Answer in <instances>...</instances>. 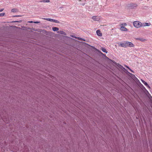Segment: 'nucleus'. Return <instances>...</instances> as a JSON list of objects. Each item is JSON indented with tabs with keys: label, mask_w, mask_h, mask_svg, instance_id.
Instances as JSON below:
<instances>
[{
	"label": "nucleus",
	"mask_w": 152,
	"mask_h": 152,
	"mask_svg": "<svg viewBox=\"0 0 152 152\" xmlns=\"http://www.w3.org/2000/svg\"><path fill=\"white\" fill-rule=\"evenodd\" d=\"M101 49L104 53H107L108 51L106 50V49H105V48H103V47H102L101 48Z\"/></svg>",
	"instance_id": "13"
},
{
	"label": "nucleus",
	"mask_w": 152,
	"mask_h": 152,
	"mask_svg": "<svg viewBox=\"0 0 152 152\" xmlns=\"http://www.w3.org/2000/svg\"><path fill=\"white\" fill-rule=\"evenodd\" d=\"M134 26L137 28H139L142 26V23L139 21H136L133 22Z\"/></svg>",
	"instance_id": "2"
},
{
	"label": "nucleus",
	"mask_w": 152,
	"mask_h": 152,
	"mask_svg": "<svg viewBox=\"0 0 152 152\" xmlns=\"http://www.w3.org/2000/svg\"><path fill=\"white\" fill-rule=\"evenodd\" d=\"M28 29H31L32 30H33L34 31H36V30H35V29L34 28H31V29L30 28H28Z\"/></svg>",
	"instance_id": "26"
},
{
	"label": "nucleus",
	"mask_w": 152,
	"mask_h": 152,
	"mask_svg": "<svg viewBox=\"0 0 152 152\" xmlns=\"http://www.w3.org/2000/svg\"><path fill=\"white\" fill-rule=\"evenodd\" d=\"M92 19L94 20L97 21H99L100 20V18L98 16H93Z\"/></svg>",
	"instance_id": "5"
},
{
	"label": "nucleus",
	"mask_w": 152,
	"mask_h": 152,
	"mask_svg": "<svg viewBox=\"0 0 152 152\" xmlns=\"http://www.w3.org/2000/svg\"><path fill=\"white\" fill-rule=\"evenodd\" d=\"M144 90L148 94V95L149 94V92H148V91L146 89V90Z\"/></svg>",
	"instance_id": "27"
},
{
	"label": "nucleus",
	"mask_w": 152,
	"mask_h": 152,
	"mask_svg": "<svg viewBox=\"0 0 152 152\" xmlns=\"http://www.w3.org/2000/svg\"><path fill=\"white\" fill-rule=\"evenodd\" d=\"M120 30L121 31H127V28L123 26L121 27L120 28Z\"/></svg>",
	"instance_id": "12"
},
{
	"label": "nucleus",
	"mask_w": 152,
	"mask_h": 152,
	"mask_svg": "<svg viewBox=\"0 0 152 152\" xmlns=\"http://www.w3.org/2000/svg\"><path fill=\"white\" fill-rule=\"evenodd\" d=\"M146 86L148 88H150V86H149V85L148 84V85Z\"/></svg>",
	"instance_id": "32"
},
{
	"label": "nucleus",
	"mask_w": 152,
	"mask_h": 152,
	"mask_svg": "<svg viewBox=\"0 0 152 152\" xmlns=\"http://www.w3.org/2000/svg\"><path fill=\"white\" fill-rule=\"evenodd\" d=\"M40 2H50L49 0H44L42 1H40Z\"/></svg>",
	"instance_id": "22"
},
{
	"label": "nucleus",
	"mask_w": 152,
	"mask_h": 152,
	"mask_svg": "<svg viewBox=\"0 0 152 152\" xmlns=\"http://www.w3.org/2000/svg\"><path fill=\"white\" fill-rule=\"evenodd\" d=\"M124 65L126 67L128 68L132 72H133V73L134 72V71L132 70L128 66L126 65Z\"/></svg>",
	"instance_id": "19"
},
{
	"label": "nucleus",
	"mask_w": 152,
	"mask_h": 152,
	"mask_svg": "<svg viewBox=\"0 0 152 152\" xmlns=\"http://www.w3.org/2000/svg\"><path fill=\"white\" fill-rule=\"evenodd\" d=\"M138 84H139V86L141 88H142L143 90H146V88H145V87H144L140 83H140H138Z\"/></svg>",
	"instance_id": "9"
},
{
	"label": "nucleus",
	"mask_w": 152,
	"mask_h": 152,
	"mask_svg": "<svg viewBox=\"0 0 152 152\" xmlns=\"http://www.w3.org/2000/svg\"><path fill=\"white\" fill-rule=\"evenodd\" d=\"M5 13H0V16H3L4 15Z\"/></svg>",
	"instance_id": "24"
},
{
	"label": "nucleus",
	"mask_w": 152,
	"mask_h": 152,
	"mask_svg": "<svg viewBox=\"0 0 152 152\" xmlns=\"http://www.w3.org/2000/svg\"><path fill=\"white\" fill-rule=\"evenodd\" d=\"M137 6V4L134 3H131L129 4V7H131L132 9H134V7H136Z\"/></svg>",
	"instance_id": "6"
},
{
	"label": "nucleus",
	"mask_w": 152,
	"mask_h": 152,
	"mask_svg": "<svg viewBox=\"0 0 152 152\" xmlns=\"http://www.w3.org/2000/svg\"><path fill=\"white\" fill-rule=\"evenodd\" d=\"M77 39L79 40H83V41H85L84 39H82L80 37H77Z\"/></svg>",
	"instance_id": "23"
},
{
	"label": "nucleus",
	"mask_w": 152,
	"mask_h": 152,
	"mask_svg": "<svg viewBox=\"0 0 152 152\" xmlns=\"http://www.w3.org/2000/svg\"><path fill=\"white\" fill-rule=\"evenodd\" d=\"M47 20L51 22H53L55 23H60L59 21L56 20H54L51 18H48L47 19Z\"/></svg>",
	"instance_id": "7"
},
{
	"label": "nucleus",
	"mask_w": 152,
	"mask_h": 152,
	"mask_svg": "<svg viewBox=\"0 0 152 152\" xmlns=\"http://www.w3.org/2000/svg\"><path fill=\"white\" fill-rule=\"evenodd\" d=\"M119 46L124 48H126L125 44V42L124 43H120L119 44Z\"/></svg>",
	"instance_id": "10"
},
{
	"label": "nucleus",
	"mask_w": 152,
	"mask_h": 152,
	"mask_svg": "<svg viewBox=\"0 0 152 152\" xmlns=\"http://www.w3.org/2000/svg\"><path fill=\"white\" fill-rule=\"evenodd\" d=\"M22 21V20H16V21H14L11 22L12 23H15V22H18V23H21Z\"/></svg>",
	"instance_id": "21"
},
{
	"label": "nucleus",
	"mask_w": 152,
	"mask_h": 152,
	"mask_svg": "<svg viewBox=\"0 0 152 152\" xmlns=\"http://www.w3.org/2000/svg\"><path fill=\"white\" fill-rule=\"evenodd\" d=\"M12 17H18V16H17V15H14L12 16Z\"/></svg>",
	"instance_id": "35"
},
{
	"label": "nucleus",
	"mask_w": 152,
	"mask_h": 152,
	"mask_svg": "<svg viewBox=\"0 0 152 152\" xmlns=\"http://www.w3.org/2000/svg\"><path fill=\"white\" fill-rule=\"evenodd\" d=\"M63 8V7H60V8Z\"/></svg>",
	"instance_id": "41"
},
{
	"label": "nucleus",
	"mask_w": 152,
	"mask_h": 152,
	"mask_svg": "<svg viewBox=\"0 0 152 152\" xmlns=\"http://www.w3.org/2000/svg\"><path fill=\"white\" fill-rule=\"evenodd\" d=\"M141 81L142 82V83L145 86L148 85V83L145 82L144 80L142 79L141 80Z\"/></svg>",
	"instance_id": "18"
},
{
	"label": "nucleus",
	"mask_w": 152,
	"mask_h": 152,
	"mask_svg": "<svg viewBox=\"0 0 152 152\" xmlns=\"http://www.w3.org/2000/svg\"><path fill=\"white\" fill-rule=\"evenodd\" d=\"M125 72L126 73H127V74H129V73H130L126 69V70Z\"/></svg>",
	"instance_id": "30"
},
{
	"label": "nucleus",
	"mask_w": 152,
	"mask_h": 152,
	"mask_svg": "<svg viewBox=\"0 0 152 152\" xmlns=\"http://www.w3.org/2000/svg\"><path fill=\"white\" fill-rule=\"evenodd\" d=\"M4 10V9H1L0 10V12H2V11L3 10Z\"/></svg>",
	"instance_id": "33"
},
{
	"label": "nucleus",
	"mask_w": 152,
	"mask_h": 152,
	"mask_svg": "<svg viewBox=\"0 0 152 152\" xmlns=\"http://www.w3.org/2000/svg\"><path fill=\"white\" fill-rule=\"evenodd\" d=\"M101 53L102 55H103L105 56V58H107L108 60H110L111 61H112L113 63L114 64H113V65L115 67H116L118 69H119V68H120L122 69V68L123 67V66L117 63L114 61L108 58L104 54H103L102 53Z\"/></svg>",
	"instance_id": "1"
},
{
	"label": "nucleus",
	"mask_w": 152,
	"mask_h": 152,
	"mask_svg": "<svg viewBox=\"0 0 152 152\" xmlns=\"http://www.w3.org/2000/svg\"><path fill=\"white\" fill-rule=\"evenodd\" d=\"M57 32V33H58V34H64V35L66 34V33L62 31H61V30L58 31Z\"/></svg>",
	"instance_id": "11"
},
{
	"label": "nucleus",
	"mask_w": 152,
	"mask_h": 152,
	"mask_svg": "<svg viewBox=\"0 0 152 152\" xmlns=\"http://www.w3.org/2000/svg\"><path fill=\"white\" fill-rule=\"evenodd\" d=\"M85 4V3H82L81 4L83 5V6H84Z\"/></svg>",
	"instance_id": "34"
},
{
	"label": "nucleus",
	"mask_w": 152,
	"mask_h": 152,
	"mask_svg": "<svg viewBox=\"0 0 152 152\" xmlns=\"http://www.w3.org/2000/svg\"><path fill=\"white\" fill-rule=\"evenodd\" d=\"M147 95L148 96V97L149 98V99L151 100H152V96H151V94H149L148 95L147 94Z\"/></svg>",
	"instance_id": "20"
},
{
	"label": "nucleus",
	"mask_w": 152,
	"mask_h": 152,
	"mask_svg": "<svg viewBox=\"0 0 152 152\" xmlns=\"http://www.w3.org/2000/svg\"><path fill=\"white\" fill-rule=\"evenodd\" d=\"M125 42L126 47H134V45L131 42L127 41H126Z\"/></svg>",
	"instance_id": "3"
},
{
	"label": "nucleus",
	"mask_w": 152,
	"mask_h": 152,
	"mask_svg": "<svg viewBox=\"0 0 152 152\" xmlns=\"http://www.w3.org/2000/svg\"><path fill=\"white\" fill-rule=\"evenodd\" d=\"M48 19V18H44V19L45 20H47V19Z\"/></svg>",
	"instance_id": "36"
},
{
	"label": "nucleus",
	"mask_w": 152,
	"mask_h": 152,
	"mask_svg": "<svg viewBox=\"0 0 152 152\" xmlns=\"http://www.w3.org/2000/svg\"><path fill=\"white\" fill-rule=\"evenodd\" d=\"M121 70H122L123 71L125 72L126 70V69H125V68H124V67H123Z\"/></svg>",
	"instance_id": "29"
},
{
	"label": "nucleus",
	"mask_w": 152,
	"mask_h": 152,
	"mask_svg": "<svg viewBox=\"0 0 152 152\" xmlns=\"http://www.w3.org/2000/svg\"><path fill=\"white\" fill-rule=\"evenodd\" d=\"M72 37H74L73 36H72Z\"/></svg>",
	"instance_id": "44"
},
{
	"label": "nucleus",
	"mask_w": 152,
	"mask_h": 152,
	"mask_svg": "<svg viewBox=\"0 0 152 152\" xmlns=\"http://www.w3.org/2000/svg\"><path fill=\"white\" fill-rule=\"evenodd\" d=\"M52 30L53 31H58L59 30V28L56 27H53L52 28Z\"/></svg>",
	"instance_id": "14"
},
{
	"label": "nucleus",
	"mask_w": 152,
	"mask_h": 152,
	"mask_svg": "<svg viewBox=\"0 0 152 152\" xmlns=\"http://www.w3.org/2000/svg\"><path fill=\"white\" fill-rule=\"evenodd\" d=\"M17 11V9H16L13 8L12 9L11 12H15Z\"/></svg>",
	"instance_id": "17"
},
{
	"label": "nucleus",
	"mask_w": 152,
	"mask_h": 152,
	"mask_svg": "<svg viewBox=\"0 0 152 152\" xmlns=\"http://www.w3.org/2000/svg\"><path fill=\"white\" fill-rule=\"evenodd\" d=\"M83 43H84V44H86V45H88V44H87V43H86L85 42H83Z\"/></svg>",
	"instance_id": "38"
},
{
	"label": "nucleus",
	"mask_w": 152,
	"mask_h": 152,
	"mask_svg": "<svg viewBox=\"0 0 152 152\" xmlns=\"http://www.w3.org/2000/svg\"><path fill=\"white\" fill-rule=\"evenodd\" d=\"M93 48H94V46H92Z\"/></svg>",
	"instance_id": "42"
},
{
	"label": "nucleus",
	"mask_w": 152,
	"mask_h": 152,
	"mask_svg": "<svg viewBox=\"0 0 152 152\" xmlns=\"http://www.w3.org/2000/svg\"><path fill=\"white\" fill-rule=\"evenodd\" d=\"M34 23H40V21H34Z\"/></svg>",
	"instance_id": "28"
},
{
	"label": "nucleus",
	"mask_w": 152,
	"mask_h": 152,
	"mask_svg": "<svg viewBox=\"0 0 152 152\" xmlns=\"http://www.w3.org/2000/svg\"><path fill=\"white\" fill-rule=\"evenodd\" d=\"M79 1H81V0H79Z\"/></svg>",
	"instance_id": "43"
},
{
	"label": "nucleus",
	"mask_w": 152,
	"mask_h": 152,
	"mask_svg": "<svg viewBox=\"0 0 152 152\" xmlns=\"http://www.w3.org/2000/svg\"><path fill=\"white\" fill-rule=\"evenodd\" d=\"M26 151H27V152H29V151L28 149L26 150Z\"/></svg>",
	"instance_id": "37"
},
{
	"label": "nucleus",
	"mask_w": 152,
	"mask_h": 152,
	"mask_svg": "<svg viewBox=\"0 0 152 152\" xmlns=\"http://www.w3.org/2000/svg\"><path fill=\"white\" fill-rule=\"evenodd\" d=\"M132 78L138 84L139 83H140L139 80L135 77V75L132 77Z\"/></svg>",
	"instance_id": "4"
},
{
	"label": "nucleus",
	"mask_w": 152,
	"mask_h": 152,
	"mask_svg": "<svg viewBox=\"0 0 152 152\" xmlns=\"http://www.w3.org/2000/svg\"><path fill=\"white\" fill-rule=\"evenodd\" d=\"M17 16H18V17L21 16L20 15H17Z\"/></svg>",
	"instance_id": "40"
},
{
	"label": "nucleus",
	"mask_w": 152,
	"mask_h": 152,
	"mask_svg": "<svg viewBox=\"0 0 152 152\" xmlns=\"http://www.w3.org/2000/svg\"><path fill=\"white\" fill-rule=\"evenodd\" d=\"M124 24L125 26H126L127 25V24H126V23H124Z\"/></svg>",
	"instance_id": "39"
},
{
	"label": "nucleus",
	"mask_w": 152,
	"mask_h": 152,
	"mask_svg": "<svg viewBox=\"0 0 152 152\" xmlns=\"http://www.w3.org/2000/svg\"><path fill=\"white\" fill-rule=\"evenodd\" d=\"M129 74L130 75V76L131 77V78L134 75H133L130 73H129Z\"/></svg>",
	"instance_id": "25"
},
{
	"label": "nucleus",
	"mask_w": 152,
	"mask_h": 152,
	"mask_svg": "<svg viewBox=\"0 0 152 152\" xmlns=\"http://www.w3.org/2000/svg\"><path fill=\"white\" fill-rule=\"evenodd\" d=\"M34 21H29L28 22V23H34Z\"/></svg>",
	"instance_id": "31"
},
{
	"label": "nucleus",
	"mask_w": 152,
	"mask_h": 152,
	"mask_svg": "<svg viewBox=\"0 0 152 152\" xmlns=\"http://www.w3.org/2000/svg\"><path fill=\"white\" fill-rule=\"evenodd\" d=\"M150 24H151L150 23H144L143 24V25H142V26H149L150 25Z\"/></svg>",
	"instance_id": "15"
},
{
	"label": "nucleus",
	"mask_w": 152,
	"mask_h": 152,
	"mask_svg": "<svg viewBox=\"0 0 152 152\" xmlns=\"http://www.w3.org/2000/svg\"><path fill=\"white\" fill-rule=\"evenodd\" d=\"M97 35L99 36H101L102 35V34L101 33L100 30H97L96 31Z\"/></svg>",
	"instance_id": "8"
},
{
	"label": "nucleus",
	"mask_w": 152,
	"mask_h": 152,
	"mask_svg": "<svg viewBox=\"0 0 152 152\" xmlns=\"http://www.w3.org/2000/svg\"><path fill=\"white\" fill-rule=\"evenodd\" d=\"M151 101V103H152V100Z\"/></svg>",
	"instance_id": "45"
},
{
	"label": "nucleus",
	"mask_w": 152,
	"mask_h": 152,
	"mask_svg": "<svg viewBox=\"0 0 152 152\" xmlns=\"http://www.w3.org/2000/svg\"><path fill=\"white\" fill-rule=\"evenodd\" d=\"M137 40H139L141 41H144V40H145V39H144L142 38L139 37V38H137L136 39Z\"/></svg>",
	"instance_id": "16"
}]
</instances>
